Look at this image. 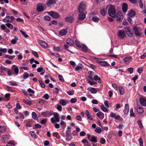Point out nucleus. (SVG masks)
I'll use <instances>...</instances> for the list:
<instances>
[{
	"instance_id": "38",
	"label": "nucleus",
	"mask_w": 146,
	"mask_h": 146,
	"mask_svg": "<svg viewBox=\"0 0 146 146\" xmlns=\"http://www.w3.org/2000/svg\"><path fill=\"white\" fill-rule=\"evenodd\" d=\"M5 25L7 27L10 29H12L13 28V25L10 23H7L5 24Z\"/></svg>"
},
{
	"instance_id": "17",
	"label": "nucleus",
	"mask_w": 146,
	"mask_h": 146,
	"mask_svg": "<svg viewBox=\"0 0 146 146\" xmlns=\"http://www.w3.org/2000/svg\"><path fill=\"white\" fill-rule=\"evenodd\" d=\"M129 107L128 104H126L125 105V109L123 111L124 114L127 115L129 111Z\"/></svg>"
},
{
	"instance_id": "49",
	"label": "nucleus",
	"mask_w": 146,
	"mask_h": 146,
	"mask_svg": "<svg viewBox=\"0 0 146 146\" xmlns=\"http://www.w3.org/2000/svg\"><path fill=\"white\" fill-rule=\"evenodd\" d=\"M58 77L59 80L62 82H64V80L62 75L59 74L58 76Z\"/></svg>"
},
{
	"instance_id": "35",
	"label": "nucleus",
	"mask_w": 146,
	"mask_h": 146,
	"mask_svg": "<svg viewBox=\"0 0 146 146\" xmlns=\"http://www.w3.org/2000/svg\"><path fill=\"white\" fill-rule=\"evenodd\" d=\"M120 93L121 94L123 95L124 93V88L121 86L119 87Z\"/></svg>"
},
{
	"instance_id": "52",
	"label": "nucleus",
	"mask_w": 146,
	"mask_h": 146,
	"mask_svg": "<svg viewBox=\"0 0 146 146\" xmlns=\"http://www.w3.org/2000/svg\"><path fill=\"white\" fill-rule=\"evenodd\" d=\"M41 126L39 124L37 123L36 124L35 126L33 127V128L35 129L36 128H41Z\"/></svg>"
},
{
	"instance_id": "5",
	"label": "nucleus",
	"mask_w": 146,
	"mask_h": 146,
	"mask_svg": "<svg viewBox=\"0 0 146 146\" xmlns=\"http://www.w3.org/2000/svg\"><path fill=\"white\" fill-rule=\"evenodd\" d=\"M118 36L120 39H122L125 38L126 36L124 31L123 30H119L117 33Z\"/></svg>"
},
{
	"instance_id": "55",
	"label": "nucleus",
	"mask_w": 146,
	"mask_h": 146,
	"mask_svg": "<svg viewBox=\"0 0 146 146\" xmlns=\"http://www.w3.org/2000/svg\"><path fill=\"white\" fill-rule=\"evenodd\" d=\"M87 81L91 85H93L94 84H96L97 83L96 82L90 81L89 80H87Z\"/></svg>"
},
{
	"instance_id": "44",
	"label": "nucleus",
	"mask_w": 146,
	"mask_h": 146,
	"mask_svg": "<svg viewBox=\"0 0 146 146\" xmlns=\"http://www.w3.org/2000/svg\"><path fill=\"white\" fill-rule=\"evenodd\" d=\"M18 39V38L17 37H15L14 39L12 40L11 41V43L13 44H16Z\"/></svg>"
},
{
	"instance_id": "19",
	"label": "nucleus",
	"mask_w": 146,
	"mask_h": 146,
	"mask_svg": "<svg viewBox=\"0 0 146 146\" xmlns=\"http://www.w3.org/2000/svg\"><path fill=\"white\" fill-rule=\"evenodd\" d=\"M132 57L129 56L125 57L123 59L125 63L127 64L129 63L132 60Z\"/></svg>"
},
{
	"instance_id": "37",
	"label": "nucleus",
	"mask_w": 146,
	"mask_h": 146,
	"mask_svg": "<svg viewBox=\"0 0 146 146\" xmlns=\"http://www.w3.org/2000/svg\"><path fill=\"white\" fill-rule=\"evenodd\" d=\"M137 123L139 126V127L140 128H143V126L141 120H139L137 121Z\"/></svg>"
},
{
	"instance_id": "40",
	"label": "nucleus",
	"mask_w": 146,
	"mask_h": 146,
	"mask_svg": "<svg viewBox=\"0 0 146 146\" xmlns=\"http://www.w3.org/2000/svg\"><path fill=\"white\" fill-rule=\"evenodd\" d=\"M32 117L35 120L37 119L36 116L37 115L36 113L34 112H32Z\"/></svg>"
},
{
	"instance_id": "13",
	"label": "nucleus",
	"mask_w": 146,
	"mask_h": 146,
	"mask_svg": "<svg viewBox=\"0 0 146 146\" xmlns=\"http://www.w3.org/2000/svg\"><path fill=\"white\" fill-rule=\"evenodd\" d=\"M56 1L57 0H47L46 4L48 6H49L55 4Z\"/></svg>"
},
{
	"instance_id": "6",
	"label": "nucleus",
	"mask_w": 146,
	"mask_h": 146,
	"mask_svg": "<svg viewBox=\"0 0 146 146\" xmlns=\"http://www.w3.org/2000/svg\"><path fill=\"white\" fill-rule=\"evenodd\" d=\"M87 137L89 140L91 142H96L97 141V137L94 135H91L89 134H88Z\"/></svg>"
},
{
	"instance_id": "4",
	"label": "nucleus",
	"mask_w": 146,
	"mask_h": 146,
	"mask_svg": "<svg viewBox=\"0 0 146 146\" xmlns=\"http://www.w3.org/2000/svg\"><path fill=\"white\" fill-rule=\"evenodd\" d=\"M15 17L13 16L10 17L8 16L6 17L3 20V21L5 23L12 22L15 19Z\"/></svg>"
},
{
	"instance_id": "20",
	"label": "nucleus",
	"mask_w": 146,
	"mask_h": 146,
	"mask_svg": "<svg viewBox=\"0 0 146 146\" xmlns=\"http://www.w3.org/2000/svg\"><path fill=\"white\" fill-rule=\"evenodd\" d=\"M1 141L4 143L7 142L9 140V137L7 135H4L2 136L1 137Z\"/></svg>"
},
{
	"instance_id": "10",
	"label": "nucleus",
	"mask_w": 146,
	"mask_h": 146,
	"mask_svg": "<svg viewBox=\"0 0 146 146\" xmlns=\"http://www.w3.org/2000/svg\"><path fill=\"white\" fill-rule=\"evenodd\" d=\"M135 109L139 113H141L144 112L143 108L140 105H137L135 107Z\"/></svg>"
},
{
	"instance_id": "47",
	"label": "nucleus",
	"mask_w": 146,
	"mask_h": 146,
	"mask_svg": "<svg viewBox=\"0 0 146 146\" xmlns=\"http://www.w3.org/2000/svg\"><path fill=\"white\" fill-rule=\"evenodd\" d=\"M22 35L25 38H27L28 37V35L27 34L24 32L22 30L20 31Z\"/></svg>"
},
{
	"instance_id": "43",
	"label": "nucleus",
	"mask_w": 146,
	"mask_h": 146,
	"mask_svg": "<svg viewBox=\"0 0 146 146\" xmlns=\"http://www.w3.org/2000/svg\"><path fill=\"white\" fill-rule=\"evenodd\" d=\"M82 48V51L86 52L87 50V47L85 45H83L81 47Z\"/></svg>"
},
{
	"instance_id": "29",
	"label": "nucleus",
	"mask_w": 146,
	"mask_h": 146,
	"mask_svg": "<svg viewBox=\"0 0 146 146\" xmlns=\"http://www.w3.org/2000/svg\"><path fill=\"white\" fill-rule=\"evenodd\" d=\"M127 5L125 3H124L122 5V11L124 13L127 12Z\"/></svg>"
},
{
	"instance_id": "32",
	"label": "nucleus",
	"mask_w": 146,
	"mask_h": 146,
	"mask_svg": "<svg viewBox=\"0 0 146 146\" xmlns=\"http://www.w3.org/2000/svg\"><path fill=\"white\" fill-rule=\"evenodd\" d=\"M23 101L24 103L29 105H31L32 104L31 101L28 100H26L23 99Z\"/></svg>"
},
{
	"instance_id": "33",
	"label": "nucleus",
	"mask_w": 146,
	"mask_h": 146,
	"mask_svg": "<svg viewBox=\"0 0 146 146\" xmlns=\"http://www.w3.org/2000/svg\"><path fill=\"white\" fill-rule=\"evenodd\" d=\"M59 114L57 113H55L54 115V117L55 118L57 122H59L60 121V118L58 117Z\"/></svg>"
},
{
	"instance_id": "8",
	"label": "nucleus",
	"mask_w": 146,
	"mask_h": 146,
	"mask_svg": "<svg viewBox=\"0 0 146 146\" xmlns=\"http://www.w3.org/2000/svg\"><path fill=\"white\" fill-rule=\"evenodd\" d=\"M125 31L126 34L129 36H132L133 33L131 32V29L130 28L126 26L125 27Z\"/></svg>"
},
{
	"instance_id": "34",
	"label": "nucleus",
	"mask_w": 146,
	"mask_h": 146,
	"mask_svg": "<svg viewBox=\"0 0 146 146\" xmlns=\"http://www.w3.org/2000/svg\"><path fill=\"white\" fill-rule=\"evenodd\" d=\"M83 66L81 64H79L76 67L75 70L76 71H78L82 68Z\"/></svg>"
},
{
	"instance_id": "42",
	"label": "nucleus",
	"mask_w": 146,
	"mask_h": 146,
	"mask_svg": "<svg viewBox=\"0 0 146 146\" xmlns=\"http://www.w3.org/2000/svg\"><path fill=\"white\" fill-rule=\"evenodd\" d=\"M106 11L104 9H102L100 12L101 15L103 16H104L106 15Z\"/></svg>"
},
{
	"instance_id": "24",
	"label": "nucleus",
	"mask_w": 146,
	"mask_h": 146,
	"mask_svg": "<svg viewBox=\"0 0 146 146\" xmlns=\"http://www.w3.org/2000/svg\"><path fill=\"white\" fill-rule=\"evenodd\" d=\"M98 63L103 66H107L109 65L107 62L104 61H99Z\"/></svg>"
},
{
	"instance_id": "25",
	"label": "nucleus",
	"mask_w": 146,
	"mask_h": 146,
	"mask_svg": "<svg viewBox=\"0 0 146 146\" xmlns=\"http://www.w3.org/2000/svg\"><path fill=\"white\" fill-rule=\"evenodd\" d=\"M88 90L92 94H96L97 93V91L96 88H95L90 87L88 89Z\"/></svg>"
},
{
	"instance_id": "64",
	"label": "nucleus",
	"mask_w": 146,
	"mask_h": 146,
	"mask_svg": "<svg viewBox=\"0 0 146 146\" xmlns=\"http://www.w3.org/2000/svg\"><path fill=\"white\" fill-rule=\"evenodd\" d=\"M42 97L46 100H48L49 98V96L48 94H44Z\"/></svg>"
},
{
	"instance_id": "15",
	"label": "nucleus",
	"mask_w": 146,
	"mask_h": 146,
	"mask_svg": "<svg viewBox=\"0 0 146 146\" xmlns=\"http://www.w3.org/2000/svg\"><path fill=\"white\" fill-rule=\"evenodd\" d=\"M133 30L135 35L138 36L140 35L141 33L139 30L138 28L137 27H134L133 28Z\"/></svg>"
},
{
	"instance_id": "54",
	"label": "nucleus",
	"mask_w": 146,
	"mask_h": 146,
	"mask_svg": "<svg viewBox=\"0 0 146 146\" xmlns=\"http://www.w3.org/2000/svg\"><path fill=\"white\" fill-rule=\"evenodd\" d=\"M50 121L52 123H54L57 122V121L56 120L55 118L54 117H52L51 118Z\"/></svg>"
},
{
	"instance_id": "60",
	"label": "nucleus",
	"mask_w": 146,
	"mask_h": 146,
	"mask_svg": "<svg viewBox=\"0 0 146 146\" xmlns=\"http://www.w3.org/2000/svg\"><path fill=\"white\" fill-rule=\"evenodd\" d=\"M29 77V74L25 72L24 73L23 76V78L24 79H26L27 78Z\"/></svg>"
},
{
	"instance_id": "41",
	"label": "nucleus",
	"mask_w": 146,
	"mask_h": 146,
	"mask_svg": "<svg viewBox=\"0 0 146 146\" xmlns=\"http://www.w3.org/2000/svg\"><path fill=\"white\" fill-rule=\"evenodd\" d=\"M53 135L57 139H59L60 138V137L59 134L57 132H54L53 133Z\"/></svg>"
},
{
	"instance_id": "48",
	"label": "nucleus",
	"mask_w": 146,
	"mask_h": 146,
	"mask_svg": "<svg viewBox=\"0 0 146 146\" xmlns=\"http://www.w3.org/2000/svg\"><path fill=\"white\" fill-rule=\"evenodd\" d=\"M101 109L104 112H107L108 110L104 105L101 106Z\"/></svg>"
},
{
	"instance_id": "51",
	"label": "nucleus",
	"mask_w": 146,
	"mask_h": 146,
	"mask_svg": "<svg viewBox=\"0 0 146 146\" xmlns=\"http://www.w3.org/2000/svg\"><path fill=\"white\" fill-rule=\"evenodd\" d=\"M0 2L1 4H3L4 3H8L9 2L8 0H0Z\"/></svg>"
},
{
	"instance_id": "22",
	"label": "nucleus",
	"mask_w": 146,
	"mask_h": 146,
	"mask_svg": "<svg viewBox=\"0 0 146 146\" xmlns=\"http://www.w3.org/2000/svg\"><path fill=\"white\" fill-rule=\"evenodd\" d=\"M97 116L100 119H102L104 118V114L101 111H99L96 113Z\"/></svg>"
},
{
	"instance_id": "36",
	"label": "nucleus",
	"mask_w": 146,
	"mask_h": 146,
	"mask_svg": "<svg viewBox=\"0 0 146 146\" xmlns=\"http://www.w3.org/2000/svg\"><path fill=\"white\" fill-rule=\"evenodd\" d=\"M94 80L95 81H98V82L99 83H100L101 79L100 78L98 75H95L94 77Z\"/></svg>"
},
{
	"instance_id": "11",
	"label": "nucleus",
	"mask_w": 146,
	"mask_h": 146,
	"mask_svg": "<svg viewBox=\"0 0 146 146\" xmlns=\"http://www.w3.org/2000/svg\"><path fill=\"white\" fill-rule=\"evenodd\" d=\"M110 116L114 118L115 119L121 121L122 120V118L119 115H117L114 113L113 112H111Z\"/></svg>"
},
{
	"instance_id": "62",
	"label": "nucleus",
	"mask_w": 146,
	"mask_h": 146,
	"mask_svg": "<svg viewBox=\"0 0 146 146\" xmlns=\"http://www.w3.org/2000/svg\"><path fill=\"white\" fill-rule=\"evenodd\" d=\"M33 54L36 58H38V56L37 52L33 51H32Z\"/></svg>"
},
{
	"instance_id": "12",
	"label": "nucleus",
	"mask_w": 146,
	"mask_h": 146,
	"mask_svg": "<svg viewBox=\"0 0 146 146\" xmlns=\"http://www.w3.org/2000/svg\"><path fill=\"white\" fill-rule=\"evenodd\" d=\"M44 7L42 4H40L37 5V10L39 12H42L44 10Z\"/></svg>"
},
{
	"instance_id": "27",
	"label": "nucleus",
	"mask_w": 146,
	"mask_h": 146,
	"mask_svg": "<svg viewBox=\"0 0 146 146\" xmlns=\"http://www.w3.org/2000/svg\"><path fill=\"white\" fill-rule=\"evenodd\" d=\"M65 21L67 22L72 23L74 21V18L72 17H67L65 18Z\"/></svg>"
},
{
	"instance_id": "3",
	"label": "nucleus",
	"mask_w": 146,
	"mask_h": 146,
	"mask_svg": "<svg viewBox=\"0 0 146 146\" xmlns=\"http://www.w3.org/2000/svg\"><path fill=\"white\" fill-rule=\"evenodd\" d=\"M115 17L117 21L119 22L121 21L123 19V15L121 12L118 11L116 14Z\"/></svg>"
},
{
	"instance_id": "63",
	"label": "nucleus",
	"mask_w": 146,
	"mask_h": 146,
	"mask_svg": "<svg viewBox=\"0 0 146 146\" xmlns=\"http://www.w3.org/2000/svg\"><path fill=\"white\" fill-rule=\"evenodd\" d=\"M67 93L69 95H72L74 94V92L73 90H70L67 92Z\"/></svg>"
},
{
	"instance_id": "9",
	"label": "nucleus",
	"mask_w": 146,
	"mask_h": 146,
	"mask_svg": "<svg viewBox=\"0 0 146 146\" xmlns=\"http://www.w3.org/2000/svg\"><path fill=\"white\" fill-rule=\"evenodd\" d=\"M79 14L78 15V19L80 20H82L86 18V13L84 11H78Z\"/></svg>"
},
{
	"instance_id": "61",
	"label": "nucleus",
	"mask_w": 146,
	"mask_h": 146,
	"mask_svg": "<svg viewBox=\"0 0 146 146\" xmlns=\"http://www.w3.org/2000/svg\"><path fill=\"white\" fill-rule=\"evenodd\" d=\"M41 114L44 117H49V115H48V114H47L46 112H44L42 113Z\"/></svg>"
},
{
	"instance_id": "58",
	"label": "nucleus",
	"mask_w": 146,
	"mask_h": 146,
	"mask_svg": "<svg viewBox=\"0 0 146 146\" xmlns=\"http://www.w3.org/2000/svg\"><path fill=\"white\" fill-rule=\"evenodd\" d=\"M11 87L7 86H6V87H5V89H6L7 90L11 92H13V90L11 89Z\"/></svg>"
},
{
	"instance_id": "2",
	"label": "nucleus",
	"mask_w": 146,
	"mask_h": 146,
	"mask_svg": "<svg viewBox=\"0 0 146 146\" xmlns=\"http://www.w3.org/2000/svg\"><path fill=\"white\" fill-rule=\"evenodd\" d=\"M86 8V5L85 2H81L79 5L78 7V11H85Z\"/></svg>"
},
{
	"instance_id": "1",
	"label": "nucleus",
	"mask_w": 146,
	"mask_h": 146,
	"mask_svg": "<svg viewBox=\"0 0 146 146\" xmlns=\"http://www.w3.org/2000/svg\"><path fill=\"white\" fill-rule=\"evenodd\" d=\"M108 13L109 15L113 17H115V11L114 7L111 5L108 9Z\"/></svg>"
},
{
	"instance_id": "45",
	"label": "nucleus",
	"mask_w": 146,
	"mask_h": 146,
	"mask_svg": "<svg viewBox=\"0 0 146 146\" xmlns=\"http://www.w3.org/2000/svg\"><path fill=\"white\" fill-rule=\"evenodd\" d=\"M139 142L140 146H143V141L141 137H140L139 139Z\"/></svg>"
},
{
	"instance_id": "21",
	"label": "nucleus",
	"mask_w": 146,
	"mask_h": 146,
	"mask_svg": "<svg viewBox=\"0 0 146 146\" xmlns=\"http://www.w3.org/2000/svg\"><path fill=\"white\" fill-rule=\"evenodd\" d=\"M67 31L65 29H63L59 32V34L61 36H64L67 34Z\"/></svg>"
},
{
	"instance_id": "50",
	"label": "nucleus",
	"mask_w": 146,
	"mask_h": 146,
	"mask_svg": "<svg viewBox=\"0 0 146 146\" xmlns=\"http://www.w3.org/2000/svg\"><path fill=\"white\" fill-rule=\"evenodd\" d=\"M38 82L40 84L42 87L43 88H45V85L44 83L41 80H39Z\"/></svg>"
},
{
	"instance_id": "14",
	"label": "nucleus",
	"mask_w": 146,
	"mask_h": 146,
	"mask_svg": "<svg viewBox=\"0 0 146 146\" xmlns=\"http://www.w3.org/2000/svg\"><path fill=\"white\" fill-rule=\"evenodd\" d=\"M38 42L43 48H46L48 46V44L43 40H39Z\"/></svg>"
},
{
	"instance_id": "18",
	"label": "nucleus",
	"mask_w": 146,
	"mask_h": 146,
	"mask_svg": "<svg viewBox=\"0 0 146 146\" xmlns=\"http://www.w3.org/2000/svg\"><path fill=\"white\" fill-rule=\"evenodd\" d=\"M12 69L14 71L16 75H17L19 72V69L18 67L15 65H13L11 67Z\"/></svg>"
},
{
	"instance_id": "7",
	"label": "nucleus",
	"mask_w": 146,
	"mask_h": 146,
	"mask_svg": "<svg viewBox=\"0 0 146 146\" xmlns=\"http://www.w3.org/2000/svg\"><path fill=\"white\" fill-rule=\"evenodd\" d=\"M48 14L54 18H58L60 17V15L58 13L54 11H51L49 12H48Z\"/></svg>"
},
{
	"instance_id": "46",
	"label": "nucleus",
	"mask_w": 146,
	"mask_h": 146,
	"mask_svg": "<svg viewBox=\"0 0 146 146\" xmlns=\"http://www.w3.org/2000/svg\"><path fill=\"white\" fill-rule=\"evenodd\" d=\"M5 57L6 58H8L11 60H12L15 57V56H12L8 55H5Z\"/></svg>"
},
{
	"instance_id": "39",
	"label": "nucleus",
	"mask_w": 146,
	"mask_h": 146,
	"mask_svg": "<svg viewBox=\"0 0 146 146\" xmlns=\"http://www.w3.org/2000/svg\"><path fill=\"white\" fill-rule=\"evenodd\" d=\"M92 19L93 21L96 22H98L99 20V18L96 16H94L92 17Z\"/></svg>"
},
{
	"instance_id": "28",
	"label": "nucleus",
	"mask_w": 146,
	"mask_h": 146,
	"mask_svg": "<svg viewBox=\"0 0 146 146\" xmlns=\"http://www.w3.org/2000/svg\"><path fill=\"white\" fill-rule=\"evenodd\" d=\"M135 11L132 10L129 11L128 12V15L129 17H133L135 15Z\"/></svg>"
},
{
	"instance_id": "23",
	"label": "nucleus",
	"mask_w": 146,
	"mask_h": 146,
	"mask_svg": "<svg viewBox=\"0 0 146 146\" xmlns=\"http://www.w3.org/2000/svg\"><path fill=\"white\" fill-rule=\"evenodd\" d=\"M66 42L70 46H72L74 44V42L73 40L70 38H68L67 39Z\"/></svg>"
},
{
	"instance_id": "57",
	"label": "nucleus",
	"mask_w": 146,
	"mask_h": 146,
	"mask_svg": "<svg viewBox=\"0 0 146 146\" xmlns=\"http://www.w3.org/2000/svg\"><path fill=\"white\" fill-rule=\"evenodd\" d=\"M130 115L131 117H135V115L134 113L133 112V109L132 108L131 109L130 111Z\"/></svg>"
},
{
	"instance_id": "59",
	"label": "nucleus",
	"mask_w": 146,
	"mask_h": 146,
	"mask_svg": "<svg viewBox=\"0 0 146 146\" xmlns=\"http://www.w3.org/2000/svg\"><path fill=\"white\" fill-rule=\"evenodd\" d=\"M143 70V68L141 67H139L137 69V72L139 74L141 73Z\"/></svg>"
},
{
	"instance_id": "53",
	"label": "nucleus",
	"mask_w": 146,
	"mask_h": 146,
	"mask_svg": "<svg viewBox=\"0 0 146 146\" xmlns=\"http://www.w3.org/2000/svg\"><path fill=\"white\" fill-rule=\"evenodd\" d=\"M95 131L98 133H101L102 131L100 127H98L95 129Z\"/></svg>"
},
{
	"instance_id": "31",
	"label": "nucleus",
	"mask_w": 146,
	"mask_h": 146,
	"mask_svg": "<svg viewBox=\"0 0 146 146\" xmlns=\"http://www.w3.org/2000/svg\"><path fill=\"white\" fill-rule=\"evenodd\" d=\"M59 103L62 106H65L67 104V102L64 99H61L60 100Z\"/></svg>"
},
{
	"instance_id": "30",
	"label": "nucleus",
	"mask_w": 146,
	"mask_h": 146,
	"mask_svg": "<svg viewBox=\"0 0 146 146\" xmlns=\"http://www.w3.org/2000/svg\"><path fill=\"white\" fill-rule=\"evenodd\" d=\"M85 113L88 119L91 120L93 119V118L90 116V113L88 110H86V111Z\"/></svg>"
},
{
	"instance_id": "16",
	"label": "nucleus",
	"mask_w": 146,
	"mask_h": 146,
	"mask_svg": "<svg viewBox=\"0 0 146 146\" xmlns=\"http://www.w3.org/2000/svg\"><path fill=\"white\" fill-rule=\"evenodd\" d=\"M81 142L84 144V146H91L86 139H83Z\"/></svg>"
},
{
	"instance_id": "26",
	"label": "nucleus",
	"mask_w": 146,
	"mask_h": 146,
	"mask_svg": "<svg viewBox=\"0 0 146 146\" xmlns=\"http://www.w3.org/2000/svg\"><path fill=\"white\" fill-rule=\"evenodd\" d=\"M140 102L142 106H146V99L141 98L140 99Z\"/></svg>"
},
{
	"instance_id": "56",
	"label": "nucleus",
	"mask_w": 146,
	"mask_h": 146,
	"mask_svg": "<svg viewBox=\"0 0 146 146\" xmlns=\"http://www.w3.org/2000/svg\"><path fill=\"white\" fill-rule=\"evenodd\" d=\"M30 134H31V136L34 138L36 136V135L35 133L34 132V131H31L30 132Z\"/></svg>"
}]
</instances>
